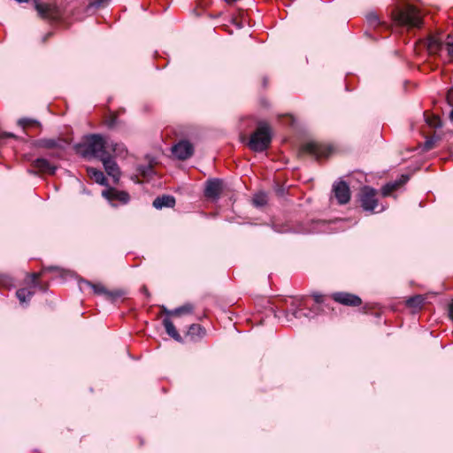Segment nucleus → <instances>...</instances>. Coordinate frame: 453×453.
Segmentation results:
<instances>
[{"mask_svg": "<svg viewBox=\"0 0 453 453\" xmlns=\"http://www.w3.org/2000/svg\"><path fill=\"white\" fill-rule=\"evenodd\" d=\"M272 137V130L268 123L259 122L257 129L250 135L248 146L255 152H263L270 147Z\"/></svg>", "mask_w": 453, "mask_h": 453, "instance_id": "nucleus-1", "label": "nucleus"}, {"mask_svg": "<svg viewBox=\"0 0 453 453\" xmlns=\"http://www.w3.org/2000/svg\"><path fill=\"white\" fill-rule=\"evenodd\" d=\"M393 15L395 21L407 27H420L422 25L419 11L413 5L406 4L402 8H397Z\"/></svg>", "mask_w": 453, "mask_h": 453, "instance_id": "nucleus-2", "label": "nucleus"}, {"mask_svg": "<svg viewBox=\"0 0 453 453\" xmlns=\"http://www.w3.org/2000/svg\"><path fill=\"white\" fill-rule=\"evenodd\" d=\"M82 148V154L85 157H96L101 159L108 154L106 151V142L100 134H91L87 137L85 142L80 145Z\"/></svg>", "mask_w": 453, "mask_h": 453, "instance_id": "nucleus-3", "label": "nucleus"}, {"mask_svg": "<svg viewBox=\"0 0 453 453\" xmlns=\"http://www.w3.org/2000/svg\"><path fill=\"white\" fill-rule=\"evenodd\" d=\"M376 189L370 187H364L360 191L361 206L365 211H373L378 205V201L375 198Z\"/></svg>", "mask_w": 453, "mask_h": 453, "instance_id": "nucleus-4", "label": "nucleus"}, {"mask_svg": "<svg viewBox=\"0 0 453 453\" xmlns=\"http://www.w3.org/2000/svg\"><path fill=\"white\" fill-rule=\"evenodd\" d=\"M302 152L313 156L316 159L326 157L331 153L330 148L320 143L311 142L302 147Z\"/></svg>", "mask_w": 453, "mask_h": 453, "instance_id": "nucleus-5", "label": "nucleus"}, {"mask_svg": "<svg viewBox=\"0 0 453 453\" xmlns=\"http://www.w3.org/2000/svg\"><path fill=\"white\" fill-rule=\"evenodd\" d=\"M172 153L176 158L185 160L194 154V147L190 142L181 140L173 146Z\"/></svg>", "mask_w": 453, "mask_h": 453, "instance_id": "nucleus-6", "label": "nucleus"}, {"mask_svg": "<svg viewBox=\"0 0 453 453\" xmlns=\"http://www.w3.org/2000/svg\"><path fill=\"white\" fill-rule=\"evenodd\" d=\"M85 282H86V284H88V286L91 287V288L93 289L95 294L102 295L104 296V298L106 300L111 301V302L115 301L117 298H119L120 296H122L124 295V292L122 290H119V289L109 290L105 288V286H104L101 283L94 284L89 281H85Z\"/></svg>", "mask_w": 453, "mask_h": 453, "instance_id": "nucleus-7", "label": "nucleus"}, {"mask_svg": "<svg viewBox=\"0 0 453 453\" xmlns=\"http://www.w3.org/2000/svg\"><path fill=\"white\" fill-rule=\"evenodd\" d=\"M333 192L339 204H346L350 199V190L345 181H338L333 186Z\"/></svg>", "mask_w": 453, "mask_h": 453, "instance_id": "nucleus-8", "label": "nucleus"}, {"mask_svg": "<svg viewBox=\"0 0 453 453\" xmlns=\"http://www.w3.org/2000/svg\"><path fill=\"white\" fill-rule=\"evenodd\" d=\"M333 298L335 302L347 306H359L362 303L359 296L347 292L334 293Z\"/></svg>", "mask_w": 453, "mask_h": 453, "instance_id": "nucleus-9", "label": "nucleus"}, {"mask_svg": "<svg viewBox=\"0 0 453 453\" xmlns=\"http://www.w3.org/2000/svg\"><path fill=\"white\" fill-rule=\"evenodd\" d=\"M100 160L102 161L107 174L112 177L114 180H118L120 176V171L115 160L109 154L105 155Z\"/></svg>", "mask_w": 453, "mask_h": 453, "instance_id": "nucleus-10", "label": "nucleus"}, {"mask_svg": "<svg viewBox=\"0 0 453 453\" xmlns=\"http://www.w3.org/2000/svg\"><path fill=\"white\" fill-rule=\"evenodd\" d=\"M103 196L111 202L119 201L122 203H127L130 199L128 193L126 191H119L116 188H109L103 191Z\"/></svg>", "mask_w": 453, "mask_h": 453, "instance_id": "nucleus-11", "label": "nucleus"}, {"mask_svg": "<svg viewBox=\"0 0 453 453\" xmlns=\"http://www.w3.org/2000/svg\"><path fill=\"white\" fill-rule=\"evenodd\" d=\"M222 191V181L214 179L208 180L206 183L204 194L210 198H218Z\"/></svg>", "mask_w": 453, "mask_h": 453, "instance_id": "nucleus-12", "label": "nucleus"}, {"mask_svg": "<svg viewBox=\"0 0 453 453\" xmlns=\"http://www.w3.org/2000/svg\"><path fill=\"white\" fill-rule=\"evenodd\" d=\"M408 180H409L408 175H402L399 180H395L393 182L387 183L381 189V193H382L383 196H389L391 194V192H393L394 190H395L402 185L405 184L408 181Z\"/></svg>", "mask_w": 453, "mask_h": 453, "instance_id": "nucleus-13", "label": "nucleus"}, {"mask_svg": "<svg viewBox=\"0 0 453 453\" xmlns=\"http://www.w3.org/2000/svg\"><path fill=\"white\" fill-rule=\"evenodd\" d=\"M33 165L38 169L42 173L54 174L56 171V167L53 166L47 159L45 158H37L34 161Z\"/></svg>", "mask_w": 453, "mask_h": 453, "instance_id": "nucleus-14", "label": "nucleus"}, {"mask_svg": "<svg viewBox=\"0 0 453 453\" xmlns=\"http://www.w3.org/2000/svg\"><path fill=\"white\" fill-rule=\"evenodd\" d=\"M175 204V198L173 196H162L157 197L153 201V206L157 209H162L164 207H173Z\"/></svg>", "mask_w": 453, "mask_h": 453, "instance_id": "nucleus-15", "label": "nucleus"}, {"mask_svg": "<svg viewBox=\"0 0 453 453\" xmlns=\"http://www.w3.org/2000/svg\"><path fill=\"white\" fill-rule=\"evenodd\" d=\"M87 172H88V176L92 180H94L96 183H98L100 185L106 184V178L102 171L97 170L94 167H88Z\"/></svg>", "mask_w": 453, "mask_h": 453, "instance_id": "nucleus-16", "label": "nucleus"}, {"mask_svg": "<svg viewBox=\"0 0 453 453\" xmlns=\"http://www.w3.org/2000/svg\"><path fill=\"white\" fill-rule=\"evenodd\" d=\"M65 141L56 139H42L39 141V146L46 149H64Z\"/></svg>", "mask_w": 453, "mask_h": 453, "instance_id": "nucleus-17", "label": "nucleus"}, {"mask_svg": "<svg viewBox=\"0 0 453 453\" xmlns=\"http://www.w3.org/2000/svg\"><path fill=\"white\" fill-rule=\"evenodd\" d=\"M163 325L165 328L166 333L172 338H173L174 340H176L178 342L181 341V337H180V334L177 332L173 323L168 318L164 319Z\"/></svg>", "mask_w": 453, "mask_h": 453, "instance_id": "nucleus-18", "label": "nucleus"}, {"mask_svg": "<svg viewBox=\"0 0 453 453\" xmlns=\"http://www.w3.org/2000/svg\"><path fill=\"white\" fill-rule=\"evenodd\" d=\"M426 297L422 295H417L412 297H410L406 301V304L410 308H413L414 310H419L423 307L425 303Z\"/></svg>", "mask_w": 453, "mask_h": 453, "instance_id": "nucleus-19", "label": "nucleus"}, {"mask_svg": "<svg viewBox=\"0 0 453 453\" xmlns=\"http://www.w3.org/2000/svg\"><path fill=\"white\" fill-rule=\"evenodd\" d=\"M34 295V291L29 288H20L17 290L16 296L20 303L28 302Z\"/></svg>", "mask_w": 453, "mask_h": 453, "instance_id": "nucleus-20", "label": "nucleus"}, {"mask_svg": "<svg viewBox=\"0 0 453 453\" xmlns=\"http://www.w3.org/2000/svg\"><path fill=\"white\" fill-rule=\"evenodd\" d=\"M441 43L438 39H436L434 37H430L428 39L427 50L430 53H432V54L436 53L441 49Z\"/></svg>", "mask_w": 453, "mask_h": 453, "instance_id": "nucleus-21", "label": "nucleus"}, {"mask_svg": "<svg viewBox=\"0 0 453 453\" xmlns=\"http://www.w3.org/2000/svg\"><path fill=\"white\" fill-rule=\"evenodd\" d=\"M193 305L190 303H186L179 308L173 310L171 312L172 315H181L185 313H191L193 311Z\"/></svg>", "mask_w": 453, "mask_h": 453, "instance_id": "nucleus-22", "label": "nucleus"}, {"mask_svg": "<svg viewBox=\"0 0 453 453\" xmlns=\"http://www.w3.org/2000/svg\"><path fill=\"white\" fill-rule=\"evenodd\" d=\"M137 172L143 177V178H149L153 173V167L151 165H139L137 167Z\"/></svg>", "mask_w": 453, "mask_h": 453, "instance_id": "nucleus-23", "label": "nucleus"}, {"mask_svg": "<svg viewBox=\"0 0 453 453\" xmlns=\"http://www.w3.org/2000/svg\"><path fill=\"white\" fill-rule=\"evenodd\" d=\"M18 125L25 129L30 126H40V123L36 119H34L22 118L18 120Z\"/></svg>", "mask_w": 453, "mask_h": 453, "instance_id": "nucleus-24", "label": "nucleus"}, {"mask_svg": "<svg viewBox=\"0 0 453 453\" xmlns=\"http://www.w3.org/2000/svg\"><path fill=\"white\" fill-rule=\"evenodd\" d=\"M204 334L203 329L201 327L200 325L197 324H192L188 331V334L195 337V336H202Z\"/></svg>", "mask_w": 453, "mask_h": 453, "instance_id": "nucleus-25", "label": "nucleus"}, {"mask_svg": "<svg viewBox=\"0 0 453 453\" xmlns=\"http://www.w3.org/2000/svg\"><path fill=\"white\" fill-rule=\"evenodd\" d=\"M109 147H111L113 152H115L119 156H124L127 152L126 146L122 143L112 142L109 145Z\"/></svg>", "mask_w": 453, "mask_h": 453, "instance_id": "nucleus-26", "label": "nucleus"}, {"mask_svg": "<svg viewBox=\"0 0 453 453\" xmlns=\"http://www.w3.org/2000/svg\"><path fill=\"white\" fill-rule=\"evenodd\" d=\"M266 202V196L264 194H257L253 198V203L257 207L265 205Z\"/></svg>", "mask_w": 453, "mask_h": 453, "instance_id": "nucleus-27", "label": "nucleus"}, {"mask_svg": "<svg viewBox=\"0 0 453 453\" xmlns=\"http://www.w3.org/2000/svg\"><path fill=\"white\" fill-rule=\"evenodd\" d=\"M448 42H446L447 51L451 59H453V38L448 36Z\"/></svg>", "mask_w": 453, "mask_h": 453, "instance_id": "nucleus-28", "label": "nucleus"}, {"mask_svg": "<svg viewBox=\"0 0 453 453\" xmlns=\"http://www.w3.org/2000/svg\"><path fill=\"white\" fill-rule=\"evenodd\" d=\"M426 122H427V124L430 127H441V120L436 116L433 117L432 119H427Z\"/></svg>", "mask_w": 453, "mask_h": 453, "instance_id": "nucleus-29", "label": "nucleus"}, {"mask_svg": "<svg viewBox=\"0 0 453 453\" xmlns=\"http://www.w3.org/2000/svg\"><path fill=\"white\" fill-rule=\"evenodd\" d=\"M107 0H90L88 3V7L99 8L104 6Z\"/></svg>", "mask_w": 453, "mask_h": 453, "instance_id": "nucleus-30", "label": "nucleus"}, {"mask_svg": "<svg viewBox=\"0 0 453 453\" xmlns=\"http://www.w3.org/2000/svg\"><path fill=\"white\" fill-rule=\"evenodd\" d=\"M40 274L39 273H32L30 275V278H31V283L34 287H38L39 286V283H38V278H39Z\"/></svg>", "mask_w": 453, "mask_h": 453, "instance_id": "nucleus-31", "label": "nucleus"}, {"mask_svg": "<svg viewBox=\"0 0 453 453\" xmlns=\"http://www.w3.org/2000/svg\"><path fill=\"white\" fill-rule=\"evenodd\" d=\"M368 20L371 23V25H377L379 24V19L376 14H370L368 15Z\"/></svg>", "mask_w": 453, "mask_h": 453, "instance_id": "nucleus-32", "label": "nucleus"}, {"mask_svg": "<svg viewBox=\"0 0 453 453\" xmlns=\"http://www.w3.org/2000/svg\"><path fill=\"white\" fill-rule=\"evenodd\" d=\"M447 101L450 106H453V88L449 89L447 93Z\"/></svg>", "mask_w": 453, "mask_h": 453, "instance_id": "nucleus-33", "label": "nucleus"}, {"mask_svg": "<svg viewBox=\"0 0 453 453\" xmlns=\"http://www.w3.org/2000/svg\"><path fill=\"white\" fill-rule=\"evenodd\" d=\"M293 315L296 317V318H301L302 316H307L304 312H303L301 310H297L296 311Z\"/></svg>", "mask_w": 453, "mask_h": 453, "instance_id": "nucleus-34", "label": "nucleus"}, {"mask_svg": "<svg viewBox=\"0 0 453 453\" xmlns=\"http://www.w3.org/2000/svg\"><path fill=\"white\" fill-rule=\"evenodd\" d=\"M449 318L453 320V302L449 305Z\"/></svg>", "mask_w": 453, "mask_h": 453, "instance_id": "nucleus-35", "label": "nucleus"}, {"mask_svg": "<svg viewBox=\"0 0 453 453\" xmlns=\"http://www.w3.org/2000/svg\"><path fill=\"white\" fill-rule=\"evenodd\" d=\"M425 147L426 150H431L433 148V142L432 141H426Z\"/></svg>", "mask_w": 453, "mask_h": 453, "instance_id": "nucleus-36", "label": "nucleus"}, {"mask_svg": "<svg viewBox=\"0 0 453 453\" xmlns=\"http://www.w3.org/2000/svg\"><path fill=\"white\" fill-rule=\"evenodd\" d=\"M314 299H315V302H316L317 303H321V302H322V296H319V295H315V296H314Z\"/></svg>", "mask_w": 453, "mask_h": 453, "instance_id": "nucleus-37", "label": "nucleus"}, {"mask_svg": "<svg viewBox=\"0 0 453 453\" xmlns=\"http://www.w3.org/2000/svg\"><path fill=\"white\" fill-rule=\"evenodd\" d=\"M4 137H14L15 135L12 133H4L3 134Z\"/></svg>", "mask_w": 453, "mask_h": 453, "instance_id": "nucleus-38", "label": "nucleus"}, {"mask_svg": "<svg viewBox=\"0 0 453 453\" xmlns=\"http://www.w3.org/2000/svg\"><path fill=\"white\" fill-rule=\"evenodd\" d=\"M449 119L453 122V109L451 110V111L449 113Z\"/></svg>", "mask_w": 453, "mask_h": 453, "instance_id": "nucleus-39", "label": "nucleus"}, {"mask_svg": "<svg viewBox=\"0 0 453 453\" xmlns=\"http://www.w3.org/2000/svg\"><path fill=\"white\" fill-rule=\"evenodd\" d=\"M170 311H168L166 308L164 307V312L166 313L167 315H172L171 312H169Z\"/></svg>", "mask_w": 453, "mask_h": 453, "instance_id": "nucleus-40", "label": "nucleus"}, {"mask_svg": "<svg viewBox=\"0 0 453 453\" xmlns=\"http://www.w3.org/2000/svg\"><path fill=\"white\" fill-rule=\"evenodd\" d=\"M237 0H226V2H227L228 4H232V3H234L236 2Z\"/></svg>", "mask_w": 453, "mask_h": 453, "instance_id": "nucleus-41", "label": "nucleus"}, {"mask_svg": "<svg viewBox=\"0 0 453 453\" xmlns=\"http://www.w3.org/2000/svg\"><path fill=\"white\" fill-rule=\"evenodd\" d=\"M49 270H58V267H50Z\"/></svg>", "mask_w": 453, "mask_h": 453, "instance_id": "nucleus-42", "label": "nucleus"}, {"mask_svg": "<svg viewBox=\"0 0 453 453\" xmlns=\"http://www.w3.org/2000/svg\"><path fill=\"white\" fill-rule=\"evenodd\" d=\"M144 293H146L147 295H149L148 293V290L144 288Z\"/></svg>", "mask_w": 453, "mask_h": 453, "instance_id": "nucleus-43", "label": "nucleus"}]
</instances>
